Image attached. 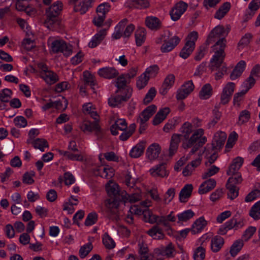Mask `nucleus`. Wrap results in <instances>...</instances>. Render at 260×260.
<instances>
[{
    "label": "nucleus",
    "mask_w": 260,
    "mask_h": 260,
    "mask_svg": "<svg viewBox=\"0 0 260 260\" xmlns=\"http://www.w3.org/2000/svg\"><path fill=\"white\" fill-rule=\"evenodd\" d=\"M229 30H225L222 25H218L210 32L206 41L207 45L218 39L213 47L216 51L211 60L210 69L214 71L219 68L223 62L225 56L224 49L226 46V40L225 37L228 35Z\"/></svg>",
    "instance_id": "obj_1"
},
{
    "label": "nucleus",
    "mask_w": 260,
    "mask_h": 260,
    "mask_svg": "<svg viewBox=\"0 0 260 260\" xmlns=\"http://www.w3.org/2000/svg\"><path fill=\"white\" fill-rule=\"evenodd\" d=\"M203 135L204 130L202 128L195 130L187 140L183 141L182 147L184 149L192 147L189 154H193L207 142L206 137Z\"/></svg>",
    "instance_id": "obj_2"
},
{
    "label": "nucleus",
    "mask_w": 260,
    "mask_h": 260,
    "mask_svg": "<svg viewBox=\"0 0 260 260\" xmlns=\"http://www.w3.org/2000/svg\"><path fill=\"white\" fill-rule=\"evenodd\" d=\"M95 120L93 122L88 120L84 121L80 124L81 129L84 133L94 132L98 140L102 139L104 135V131L99 124L98 115L96 112L92 110L89 114Z\"/></svg>",
    "instance_id": "obj_3"
},
{
    "label": "nucleus",
    "mask_w": 260,
    "mask_h": 260,
    "mask_svg": "<svg viewBox=\"0 0 260 260\" xmlns=\"http://www.w3.org/2000/svg\"><path fill=\"white\" fill-rule=\"evenodd\" d=\"M62 4L61 2L57 1L46 9V14L47 19L45 24L50 27L55 23L59 24L58 16L62 10Z\"/></svg>",
    "instance_id": "obj_4"
},
{
    "label": "nucleus",
    "mask_w": 260,
    "mask_h": 260,
    "mask_svg": "<svg viewBox=\"0 0 260 260\" xmlns=\"http://www.w3.org/2000/svg\"><path fill=\"white\" fill-rule=\"evenodd\" d=\"M50 52L53 53H62L65 56H69L72 53V47L63 40H55L51 43Z\"/></svg>",
    "instance_id": "obj_5"
},
{
    "label": "nucleus",
    "mask_w": 260,
    "mask_h": 260,
    "mask_svg": "<svg viewBox=\"0 0 260 260\" xmlns=\"http://www.w3.org/2000/svg\"><path fill=\"white\" fill-rule=\"evenodd\" d=\"M125 91H126V93H120V94L118 93V94L114 97L110 98L108 99L109 106L115 107L121 104L123 102H126L129 99L132 94V89L127 88Z\"/></svg>",
    "instance_id": "obj_6"
},
{
    "label": "nucleus",
    "mask_w": 260,
    "mask_h": 260,
    "mask_svg": "<svg viewBox=\"0 0 260 260\" xmlns=\"http://www.w3.org/2000/svg\"><path fill=\"white\" fill-rule=\"evenodd\" d=\"M187 7V4L183 2L177 3L170 12L171 19L174 21L178 20L186 10Z\"/></svg>",
    "instance_id": "obj_7"
},
{
    "label": "nucleus",
    "mask_w": 260,
    "mask_h": 260,
    "mask_svg": "<svg viewBox=\"0 0 260 260\" xmlns=\"http://www.w3.org/2000/svg\"><path fill=\"white\" fill-rule=\"evenodd\" d=\"M226 134L223 132H217L214 136L212 142V150L219 151L223 147L225 140Z\"/></svg>",
    "instance_id": "obj_8"
},
{
    "label": "nucleus",
    "mask_w": 260,
    "mask_h": 260,
    "mask_svg": "<svg viewBox=\"0 0 260 260\" xmlns=\"http://www.w3.org/2000/svg\"><path fill=\"white\" fill-rule=\"evenodd\" d=\"M235 84L233 82L228 83L223 89L220 96V105H225L230 101L234 92Z\"/></svg>",
    "instance_id": "obj_9"
},
{
    "label": "nucleus",
    "mask_w": 260,
    "mask_h": 260,
    "mask_svg": "<svg viewBox=\"0 0 260 260\" xmlns=\"http://www.w3.org/2000/svg\"><path fill=\"white\" fill-rule=\"evenodd\" d=\"M156 110V106L154 105H151L147 107L139 115V116L137 119V122L146 123V122L155 112Z\"/></svg>",
    "instance_id": "obj_10"
},
{
    "label": "nucleus",
    "mask_w": 260,
    "mask_h": 260,
    "mask_svg": "<svg viewBox=\"0 0 260 260\" xmlns=\"http://www.w3.org/2000/svg\"><path fill=\"white\" fill-rule=\"evenodd\" d=\"M180 38L175 36L168 41L165 40L160 47V50L163 53H167L172 50L180 42Z\"/></svg>",
    "instance_id": "obj_11"
},
{
    "label": "nucleus",
    "mask_w": 260,
    "mask_h": 260,
    "mask_svg": "<svg viewBox=\"0 0 260 260\" xmlns=\"http://www.w3.org/2000/svg\"><path fill=\"white\" fill-rule=\"evenodd\" d=\"M180 38L175 36L168 41L165 40L160 47V50L163 53H167L172 50L180 42Z\"/></svg>",
    "instance_id": "obj_12"
},
{
    "label": "nucleus",
    "mask_w": 260,
    "mask_h": 260,
    "mask_svg": "<svg viewBox=\"0 0 260 260\" xmlns=\"http://www.w3.org/2000/svg\"><path fill=\"white\" fill-rule=\"evenodd\" d=\"M166 164L165 162L156 165L149 170L150 174L155 177L163 178L168 176L169 173L166 170Z\"/></svg>",
    "instance_id": "obj_13"
},
{
    "label": "nucleus",
    "mask_w": 260,
    "mask_h": 260,
    "mask_svg": "<svg viewBox=\"0 0 260 260\" xmlns=\"http://www.w3.org/2000/svg\"><path fill=\"white\" fill-rule=\"evenodd\" d=\"M192 127V124L189 122H185L182 125L179 129L181 134L179 135L180 138L182 137L183 138L182 142L187 140L193 133L194 131L193 130Z\"/></svg>",
    "instance_id": "obj_14"
},
{
    "label": "nucleus",
    "mask_w": 260,
    "mask_h": 260,
    "mask_svg": "<svg viewBox=\"0 0 260 260\" xmlns=\"http://www.w3.org/2000/svg\"><path fill=\"white\" fill-rule=\"evenodd\" d=\"M107 35V29H102L100 30L92 38L88 43L90 48L96 47L104 39Z\"/></svg>",
    "instance_id": "obj_15"
},
{
    "label": "nucleus",
    "mask_w": 260,
    "mask_h": 260,
    "mask_svg": "<svg viewBox=\"0 0 260 260\" xmlns=\"http://www.w3.org/2000/svg\"><path fill=\"white\" fill-rule=\"evenodd\" d=\"M127 128V124L125 119H118L110 127L111 134L116 136L118 134V130L124 131Z\"/></svg>",
    "instance_id": "obj_16"
},
{
    "label": "nucleus",
    "mask_w": 260,
    "mask_h": 260,
    "mask_svg": "<svg viewBox=\"0 0 260 260\" xmlns=\"http://www.w3.org/2000/svg\"><path fill=\"white\" fill-rule=\"evenodd\" d=\"M129 83L126 78L123 74L119 76L116 82L115 86L117 87V89L116 91V93H125L126 91L125 90H127L129 87L125 88L127 84Z\"/></svg>",
    "instance_id": "obj_17"
},
{
    "label": "nucleus",
    "mask_w": 260,
    "mask_h": 260,
    "mask_svg": "<svg viewBox=\"0 0 260 260\" xmlns=\"http://www.w3.org/2000/svg\"><path fill=\"white\" fill-rule=\"evenodd\" d=\"M216 182L214 179H209L202 183L199 189V193L201 194L206 193L212 190L215 186Z\"/></svg>",
    "instance_id": "obj_18"
},
{
    "label": "nucleus",
    "mask_w": 260,
    "mask_h": 260,
    "mask_svg": "<svg viewBox=\"0 0 260 260\" xmlns=\"http://www.w3.org/2000/svg\"><path fill=\"white\" fill-rule=\"evenodd\" d=\"M100 76L107 79H112L117 77L118 72L112 67H106L100 69L98 71Z\"/></svg>",
    "instance_id": "obj_19"
},
{
    "label": "nucleus",
    "mask_w": 260,
    "mask_h": 260,
    "mask_svg": "<svg viewBox=\"0 0 260 260\" xmlns=\"http://www.w3.org/2000/svg\"><path fill=\"white\" fill-rule=\"evenodd\" d=\"M175 82V76L173 74L168 75L165 78L160 89L159 93L162 95H165L168 90L174 85Z\"/></svg>",
    "instance_id": "obj_20"
},
{
    "label": "nucleus",
    "mask_w": 260,
    "mask_h": 260,
    "mask_svg": "<svg viewBox=\"0 0 260 260\" xmlns=\"http://www.w3.org/2000/svg\"><path fill=\"white\" fill-rule=\"evenodd\" d=\"M170 112V109L168 107L160 109L155 115L152 120V124L154 125H157L162 122Z\"/></svg>",
    "instance_id": "obj_21"
},
{
    "label": "nucleus",
    "mask_w": 260,
    "mask_h": 260,
    "mask_svg": "<svg viewBox=\"0 0 260 260\" xmlns=\"http://www.w3.org/2000/svg\"><path fill=\"white\" fill-rule=\"evenodd\" d=\"M243 161V158L241 157L238 156L235 158L233 160L232 164L229 168V170L227 171V175L230 176L234 173H239L238 171L242 166Z\"/></svg>",
    "instance_id": "obj_22"
},
{
    "label": "nucleus",
    "mask_w": 260,
    "mask_h": 260,
    "mask_svg": "<svg viewBox=\"0 0 260 260\" xmlns=\"http://www.w3.org/2000/svg\"><path fill=\"white\" fill-rule=\"evenodd\" d=\"M146 142L142 141L134 147L130 151L129 155L133 158H138L144 153Z\"/></svg>",
    "instance_id": "obj_23"
},
{
    "label": "nucleus",
    "mask_w": 260,
    "mask_h": 260,
    "mask_svg": "<svg viewBox=\"0 0 260 260\" xmlns=\"http://www.w3.org/2000/svg\"><path fill=\"white\" fill-rule=\"evenodd\" d=\"M193 186L191 184H186L179 193V200L181 202L185 203L191 194Z\"/></svg>",
    "instance_id": "obj_24"
},
{
    "label": "nucleus",
    "mask_w": 260,
    "mask_h": 260,
    "mask_svg": "<svg viewBox=\"0 0 260 260\" xmlns=\"http://www.w3.org/2000/svg\"><path fill=\"white\" fill-rule=\"evenodd\" d=\"M160 152V147L157 144H152L147 149L146 155L150 160L156 158Z\"/></svg>",
    "instance_id": "obj_25"
},
{
    "label": "nucleus",
    "mask_w": 260,
    "mask_h": 260,
    "mask_svg": "<svg viewBox=\"0 0 260 260\" xmlns=\"http://www.w3.org/2000/svg\"><path fill=\"white\" fill-rule=\"evenodd\" d=\"M119 205V201L115 198H111L106 201L105 205L107 209V211L112 215H115L117 213Z\"/></svg>",
    "instance_id": "obj_26"
},
{
    "label": "nucleus",
    "mask_w": 260,
    "mask_h": 260,
    "mask_svg": "<svg viewBox=\"0 0 260 260\" xmlns=\"http://www.w3.org/2000/svg\"><path fill=\"white\" fill-rule=\"evenodd\" d=\"M45 82L50 85L53 84L58 81L59 78L57 74L51 70L46 72H42L41 76Z\"/></svg>",
    "instance_id": "obj_27"
},
{
    "label": "nucleus",
    "mask_w": 260,
    "mask_h": 260,
    "mask_svg": "<svg viewBox=\"0 0 260 260\" xmlns=\"http://www.w3.org/2000/svg\"><path fill=\"white\" fill-rule=\"evenodd\" d=\"M85 85H89L93 92L95 93L96 81L94 76L88 71H85L83 73Z\"/></svg>",
    "instance_id": "obj_28"
},
{
    "label": "nucleus",
    "mask_w": 260,
    "mask_h": 260,
    "mask_svg": "<svg viewBox=\"0 0 260 260\" xmlns=\"http://www.w3.org/2000/svg\"><path fill=\"white\" fill-rule=\"evenodd\" d=\"M207 224V221L203 217L197 219L192 225L191 231L193 234H196L202 231Z\"/></svg>",
    "instance_id": "obj_29"
},
{
    "label": "nucleus",
    "mask_w": 260,
    "mask_h": 260,
    "mask_svg": "<svg viewBox=\"0 0 260 260\" xmlns=\"http://www.w3.org/2000/svg\"><path fill=\"white\" fill-rule=\"evenodd\" d=\"M180 142V135L177 134H173L171 137L169 148V154L170 156L174 155L177 151Z\"/></svg>",
    "instance_id": "obj_30"
},
{
    "label": "nucleus",
    "mask_w": 260,
    "mask_h": 260,
    "mask_svg": "<svg viewBox=\"0 0 260 260\" xmlns=\"http://www.w3.org/2000/svg\"><path fill=\"white\" fill-rule=\"evenodd\" d=\"M128 20L126 18H124L121 20L117 25L115 27V32L112 35V38L114 39H118L123 36V29L127 23Z\"/></svg>",
    "instance_id": "obj_31"
},
{
    "label": "nucleus",
    "mask_w": 260,
    "mask_h": 260,
    "mask_svg": "<svg viewBox=\"0 0 260 260\" xmlns=\"http://www.w3.org/2000/svg\"><path fill=\"white\" fill-rule=\"evenodd\" d=\"M231 4L229 2L224 3L215 14L214 17L217 19H221L229 11Z\"/></svg>",
    "instance_id": "obj_32"
},
{
    "label": "nucleus",
    "mask_w": 260,
    "mask_h": 260,
    "mask_svg": "<svg viewBox=\"0 0 260 260\" xmlns=\"http://www.w3.org/2000/svg\"><path fill=\"white\" fill-rule=\"evenodd\" d=\"M224 243L223 239L218 236L213 237L211 242V248L214 252H218L223 246Z\"/></svg>",
    "instance_id": "obj_33"
},
{
    "label": "nucleus",
    "mask_w": 260,
    "mask_h": 260,
    "mask_svg": "<svg viewBox=\"0 0 260 260\" xmlns=\"http://www.w3.org/2000/svg\"><path fill=\"white\" fill-rule=\"evenodd\" d=\"M146 29L143 27L137 29L135 32V39L136 45L141 46L143 44L146 38Z\"/></svg>",
    "instance_id": "obj_34"
},
{
    "label": "nucleus",
    "mask_w": 260,
    "mask_h": 260,
    "mask_svg": "<svg viewBox=\"0 0 260 260\" xmlns=\"http://www.w3.org/2000/svg\"><path fill=\"white\" fill-rule=\"evenodd\" d=\"M146 233L155 239H162L164 237L162 229L158 225L153 226Z\"/></svg>",
    "instance_id": "obj_35"
},
{
    "label": "nucleus",
    "mask_w": 260,
    "mask_h": 260,
    "mask_svg": "<svg viewBox=\"0 0 260 260\" xmlns=\"http://www.w3.org/2000/svg\"><path fill=\"white\" fill-rule=\"evenodd\" d=\"M236 223V216H234L230 220L226 222L221 226L218 231V233L221 235H224L226 233L227 231L235 228V224Z\"/></svg>",
    "instance_id": "obj_36"
},
{
    "label": "nucleus",
    "mask_w": 260,
    "mask_h": 260,
    "mask_svg": "<svg viewBox=\"0 0 260 260\" xmlns=\"http://www.w3.org/2000/svg\"><path fill=\"white\" fill-rule=\"evenodd\" d=\"M159 253L167 257H173L176 254V250L172 243H169L166 247L161 248Z\"/></svg>",
    "instance_id": "obj_37"
},
{
    "label": "nucleus",
    "mask_w": 260,
    "mask_h": 260,
    "mask_svg": "<svg viewBox=\"0 0 260 260\" xmlns=\"http://www.w3.org/2000/svg\"><path fill=\"white\" fill-rule=\"evenodd\" d=\"M94 0H87L78 5H75L74 10L79 12L81 14H85L88 8L91 7V4Z\"/></svg>",
    "instance_id": "obj_38"
},
{
    "label": "nucleus",
    "mask_w": 260,
    "mask_h": 260,
    "mask_svg": "<svg viewBox=\"0 0 260 260\" xmlns=\"http://www.w3.org/2000/svg\"><path fill=\"white\" fill-rule=\"evenodd\" d=\"M212 94V88L211 85L209 84L204 85L199 93V97L202 100H207L209 99Z\"/></svg>",
    "instance_id": "obj_39"
},
{
    "label": "nucleus",
    "mask_w": 260,
    "mask_h": 260,
    "mask_svg": "<svg viewBox=\"0 0 260 260\" xmlns=\"http://www.w3.org/2000/svg\"><path fill=\"white\" fill-rule=\"evenodd\" d=\"M129 5L132 8L143 9L148 8L150 3L148 0H133L130 2Z\"/></svg>",
    "instance_id": "obj_40"
},
{
    "label": "nucleus",
    "mask_w": 260,
    "mask_h": 260,
    "mask_svg": "<svg viewBox=\"0 0 260 260\" xmlns=\"http://www.w3.org/2000/svg\"><path fill=\"white\" fill-rule=\"evenodd\" d=\"M145 23L146 26L151 29H157L160 26V21L155 17L146 18Z\"/></svg>",
    "instance_id": "obj_41"
},
{
    "label": "nucleus",
    "mask_w": 260,
    "mask_h": 260,
    "mask_svg": "<svg viewBox=\"0 0 260 260\" xmlns=\"http://www.w3.org/2000/svg\"><path fill=\"white\" fill-rule=\"evenodd\" d=\"M195 47L193 46V43H191V45L188 43H185L184 47L181 49L179 55L184 59L187 58L192 52Z\"/></svg>",
    "instance_id": "obj_42"
},
{
    "label": "nucleus",
    "mask_w": 260,
    "mask_h": 260,
    "mask_svg": "<svg viewBox=\"0 0 260 260\" xmlns=\"http://www.w3.org/2000/svg\"><path fill=\"white\" fill-rule=\"evenodd\" d=\"M16 9L19 11H25L27 14L30 15L33 10L31 9L27 2L23 1L18 0L16 3Z\"/></svg>",
    "instance_id": "obj_43"
},
{
    "label": "nucleus",
    "mask_w": 260,
    "mask_h": 260,
    "mask_svg": "<svg viewBox=\"0 0 260 260\" xmlns=\"http://www.w3.org/2000/svg\"><path fill=\"white\" fill-rule=\"evenodd\" d=\"M249 214L254 220L260 219V201H258L252 206Z\"/></svg>",
    "instance_id": "obj_44"
},
{
    "label": "nucleus",
    "mask_w": 260,
    "mask_h": 260,
    "mask_svg": "<svg viewBox=\"0 0 260 260\" xmlns=\"http://www.w3.org/2000/svg\"><path fill=\"white\" fill-rule=\"evenodd\" d=\"M204 241H203L201 245L198 247L194 250L193 258L194 260H203L205 257V248L203 247Z\"/></svg>",
    "instance_id": "obj_45"
},
{
    "label": "nucleus",
    "mask_w": 260,
    "mask_h": 260,
    "mask_svg": "<svg viewBox=\"0 0 260 260\" xmlns=\"http://www.w3.org/2000/svg\"><path fill=\"white\" fill-rule=\"evenodd\" d=\"M226 188L228 190V197L231 200H234L236 198L239 194V188L237 186H232L231 184H226Z\"/></svg>",
    "instance_id": "obj_46"
},
{
    "label": "nucleus",
    "mask_w": 260,
    "mask_h": 260,
    "mask_svg": "<svg viewBox=\"0 0 260 260\" xmlns=\"http://www.w3.org/2000/svg\"><path fill=\"white\" fill-rule=\"evenodd\" d=\"M231 175L232 176L229 178L226 184L237 186V184H239L242 182L243 179L240 173H234Z\"/></svg>",
    "instance_id": "obj_47"
},
{
    "label": "nucleus",
    "mask_w": 260,
    "mask_h": 260,
    "mask_svg": "<svg viewBox=\"0 0 260 260\" xmlns=\"http://www.w3.org/2000/svg\"><path fill=\"white\" fill-rule=\"evenodd\" d=\"M243 246L242 240H236L232 245L230 249V253L232 256H235L240 251Z\"/></svg>",
    "instance_id": "obj_48"
},
{
    "label": "nucleus",
    "mask_w": 260,
    "mask_h": 260,
    "mask_svg": "<svg viewBox=\"0 0 260 260\" xmlns=\"http://www.w3.org/2000/svg\"><path fill=\"white\" fill-rule=\"evenodd\" d=\"M31 143L36 149H39L41 151H44V148L48 147L47 141L43 139L38 138Z\"/></svg>",
    "instance_id": "obj_49"
},
{
    "label": "nucleus",
    "mask_w": 260,
    "mask_h": 260,
    "mask_svg": "<svg viewBox=\"0 0 260 260\" xmlns=\"http://www.w3.org/2000/svg\"><path fill=\"white\" fill-rule=\"evenodd\" d=\"M107 193L110 196L116 197L119 194V186L117 184L111 183L106 186Z\"/></svg>",
    "instance_id": "obj_50"
},
{
    "label": "nucleus",
    "mask_w": 260,
    "mask_h": 260,
    "mask_svg": "<svg viewBox=\"0 0 260 260\" xmlns=\"http://www.w3.org/2000/svg\"><path fill=\"white\" fill-rule=\"evenodd\" d=\"M238 139V134L235 132H232L229 136L228 141L225 145V150L229 151V149H230L235 145Z\"/></svg>",
    "instance_id": "obj_51"
},
{
    "label": "nucleus",
    "mask_w": 260,
    "mask_h": 260,
    "mask_svg": "<svg viewBox=\"0 0 260 260\" xmlns=\"http://www.w3.org/2000/svg\"><path fill=\"white\" fill-rule=\"evenodd\" d=\"M92 248L93 246L91 243H88L81 246L79 251L80 257L82 258L85 257Z\"/></svg>",
    "instance_id": "obj_52"
},
{
    "label": "nucleus",
    "mask_w": 260,
    "mask_h": 260,
    "mask_svg": "<svg viewBox=\"0 0 260 260\" xmlns=\"http://www.w3.org/2000/svg\"><path fill=\"white\" fill-rule=\"evenodd\" d=\"M59 153L72 160L82 161L83 159V156L79 154H73L69 151L62 150H60Z\"/></svg>",
    "instance_id": "obj_53"
},
{
    "label": "nucleus",
    "mask_w": 260,
    "mask_h": 260,
    "mask_svg": "<svg viewBox=\"0 0 260 260\" xmlns=\"http://www.w3.org/2000/svg\"><path fill=\"white\" fill-rule=\"evenodd\" d=\"M103 243L106 248L109 249H112L115 246V243L114 240L107 233L104 235Z\"/></svg>",
    "instance_id": "obj_54"
},
{
    "label": "nucleus",
    "mask_w": 260,
    "mask_h": 260,
    "mask_svg": "<svg viewBox=\"0 0 260 260\" xmlns=\"http://www.w3.org/2000/svg\"><path fill=\"white\" fill-rule=\"evenodd\" d=\"M250 118V113L246 110L242 111L239 116L238 124L242 125L249 121Z\"/></svg>",
    "instance_id": "obj_55"
},
{
    "label": "nucleus",
    "mask_w": 260,
    "mask_h": 260,
    "mask_svg": "<svg viewBox=\"0 0 260 260\" xmlns=\"http://www.w3.org/2000/svg\"><path fill=\"white\" fill-rule=\"evenodd\" d=\"M194 215V212L191 210H187L178 215L179 221H186L191 218Z\"/></svg>",
    "instance_id": "obj_56"
},
{
    "label": "nucleus",
    "mask_w": 260,
    "mask_h": 260,
    "mask_svg": "<svg viewBox=\"0 0 260 260\" xmlns=\"http://www.w3.org/2000/svg\"><path fill=\"white\" fill-rule=\"evenodd\" d=\"M149 80V77L143 73L139 77L137 81V87L139 89H142L147 84Z\"/></svg>",
    "instance_id": "obj_57"
},
{
    "label": "nucleus",
    "mask_w": 260,
    "mask_h": 260,
    "mask_svg": "<svg viewBox=\"0 0 260 260\" xmlns=\"http://www.w3.org/2000/svg\"><path fill=\"white\" fill-rule=\"evenodd\" d=\"M12 91L11 90L5 88L0 91V100L3 103H8L11 97Z\"/></svg>",
    "instance_id": "obj_58"
},
{
    "label": "nucleus",
    "mask_w": 260,
    "mask_h": 260,
    "mask_svg": "<svg viewBox=\"0 0 260 260\" xmlns=\"http://www.w3.org/2000/svg\"><path fill=\"white\" fill-rule=\"evenodd\" d=\"M71 198L73 200H75V202L73 203L71 201L70 199L69 200V202L64 203L63 205V210H68L69 211V213L72 214L74 212V205H77L78 203V200L76 198H74L73 196L71 197Z\"/></svg>",
    "instance_id": "obj_59"
},
{
    "label": "nucleus",
    "mask_w": 260,
    "mask_h": 260,
    "mask_svg": "<svg viewBox=\"0 0 260 260\" xmlns=\"http://www.w3.org/2000/svg\"><path fill=\"white\" fill-rule=\"evenodd\" d=\"M252 36L250 34H245L240 40L238 44L239 50L242 49L244 47L247 46L250 43Z\"/></svg>",
    "instance_id": "obj_60"
},
{
    "label": "nucleus",
    "mask_w": 260,
    "mask_h": 260,
    "mask_svg": "<svg viewBox=\"0 0 260 260\" xmlns=\"http://www.w3.org/2000/svg\"><path fill=\"white\" fill-rule=\"evenodd\" d=\"M156 90L154 87H151L146 94L143 99V103L145 105H147L150 103L155 96Z\"/></svg>",
    "instance_id": "obj_61"
},
{
    "label": "nucleus",
    "mask_w": 260,
    "mask_h": 260,
    "mask_svg": "<svg viewBox=\"0 0 260 260\" xmlns=\"http://www.w3.org/2000/svg\"><path fill=\"white\" fill-rule=\"evenodd\" d=\"M98 220V215L95 212H91L88 214L85 221V225L90 226L94 224Z\"/></svg>",
    "instance_id": "obj_62"
},
{
    "label": "nucleus",
    "mask_w": 260,
    "mask_h": 260,
    "mask_svg": "<svg viewBox=\"0 0 260 260\" xmlns=\"http://www.w3.org/2000/svg\"><path fill=\"white\" fill-rule=\"evenodd\" d=\"M260 197V190L255 189L249 192L245 197V201L250 202Z\"/></svg>",
    "instance_id": "obj_63"
},
{
    "label": "nucleus",
    "mask_w": 260,
    "mask_h": 260,
    "mask_svg": "<svg viewBox=\"0 0 260 260\" xmlns=\"http://www.w3.org/2000/svg\"><path fill=\"white\" fill-rule=\"evenodd\" d=\"M110 8V5L108 3H104L100 4L96 8L98 14H103L104 16L108 13Z\"/></svg>",
    "instance_id": "obj_64"
}]
</instances>
